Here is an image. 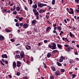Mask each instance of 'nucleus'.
<instances>
[{"label": "nucleus", "instance_id": "4c0bfd02", "mask_svg": "<svg viewBox=\"0 0 79 79\" xmlns=\"http://www.w3.org/2000/svg\"><path fill=\"white\" fill-rule=\"evenodd\" d=\"M43 11V10L42 9H40L39 11V13H42V11Z\"/></svg>", "mask_w": 79, "mask_h": 79}, {"label": "nucleus", "instance_id": "774afa93", "mask_svg": "<svg viewBox=\"0 0 79 79\" xmlns=\"http://www.w3.org/2000/svg\"><path fill=\"white\" fill-rule=\"evenodd\" d=\"M56 31H55V30H54L53 31V33H55Z\"/></svg>", "mask_w": 79, "mask_h": 79}, {"label": "nucleus", "instance_id": "09e8293b", "mask_svg": "<svg viewBox=\"0 0 79 79\" xmlns=\"http://www.w3.org/2000/svg\"><path fill=\"white\" fill-rule=\"evenodd\" d=\"M27 47L29 48V50H30V49H31V46H30L27 45Z\"/></svg>", "mask_w": 79, "mask_h": 79}, {"label": "nucleus", "instance_id": "39448f33", "mask_svg": "<svg viewBox=\"0 0 79 79\" xmlns=\"http://www.w3.org/2000/svg\"><path fill=\"white\" fill-rule=\"evenodd\" d=\"M21 62L19 61H18L17 62V67H20L21 65Z\"/></svg>", "mask_w": 79, "mask_h": 79}, {"label": "nucleus", "instance_id": "f704fd0d", "mask_svg": "<svg viewBox=\"0 0 79 79\" xmlns=\"http://www.w3.org/2000/svg\"><path fill=\"white\" fill-rule=\"evenodd\" d=\"M23 24H24V23H19V25H20L21 27H22V26H23Z\"/></svg>", "mask_w": 79, "mask_h": 79}, {"label": "nucleus", "instance_id": "1a4fd4ad", "mask_svg": "<svg viewBox=\"0 0 79 79\" xmlns=\"http://www.w3.org/2000/svg\"><path fill=\"white\" fill-rule=\"evenodd\" d=\"M55 74H56V76H59L60 72L58 71H56L55 73Z\"/></svg>", "mask_w": 79, "mask_h": 79}, {"label": "nucleus", "instance_id": "5701e85b", "mask_svg": "<svg viewBox=\"0 0 79 79\" xmlns=\"http://www.w3.org/2000/svg\"><path fill=\"white\" fill-rule=\"evenodd\" d=\"M57 29H58L59 31H61L62 28L61 27H57Z\"/></svg>", "mask_w": 79, "mask_h": 79}, {"label": "nucleus", "instance_id": "a878e982", "mask_svg": "<svg viewBox=\"0 0 79 79\" xmlns=\"http://www.w3.org/2000/svg\"><path fill=\"white\" fill-rule=\"evenodd\" d=\"M35 21H36V20H33V21H32V23L33 24L35 23Z\"/></svg>", "mask_w": 79, "mask_h": 79}, {"label": "nucleus", "instance_id": "79ce46f5", "mask_svg": "<svg viewBox=\"0 0 79 79\" xmlns=\"http://www.w3.org/2000/svg\"><path fill=\"white\" fill-rule=\"evenodd\" d=\"M31 61H34V58H33V57H31Z\"/></svg>", "mask_w": 79, "mask_h": 79}, {"label": "nucleus", "instance_id": "a211bd4d", "mask_svg": "<svg viewBox=\"0 0 79 79\" xmlns=\"http://www.w3.org/2000/svg\"><path fill=\"white\" fill-rule=\"evenodd\" d=\"M5 30L6 32H11V31L8 29H7L6 28H5Z\"/></svg>", "mask_w": 79, "mask_h": 79}, {"label": "nucleus", "instance_id": "c85d7f7f", "mask_svg": "<svg viewBox=\"0 0 79 79\" xmlns=\"http://www.w3.org/2000/svg\"><path fill=\"white\" fill-rule=\"evenodd\" d=\"M48 47L50 48H52V46L51 45V44H49L48 45Z\"/></svg>", "mask_w": 79, "mask_h": 79}, {"label": "nucleus", "instance_id": "e433bc0d", "mask_svg": "<svg viewBox=\"0 0 79 79\" xmlns=\"http://www.w3.org/2000/svg\"><path fill=\"white\" fill-rule=\"evenodd\" d=\"M67 51L68 52H69V51H70L71 50V49L70 48V47H69L68 48H67Z\"/></svg>", "mask_w": 79, "mask_h": 79}, {"label": "nucleus", "instance_id": "aec40b11", "mask_svg": "<svg viewBox=\"0 0 79 79\" xmlns=\"http://www.w3.org/2000/svg\"><path fill=\"white\" fill-rule=\"evenodd\" d=\"M55 78V76L53 75H51L50 76V79H53Z\"/></svg>", "mask_w": 79, "mask_h": 79}, {"label": "nucleus", "instance_id": "338daca9", "mask_svg": "<svg viewBox=\"0 0 79 79\" xmlns=\"http://www.w3.org/2000/svg\"><path fill=\"white\" fill-rule=\"evenodd\" d=\"M64 22L65 23H67V22L66 21V19H64Z\"/></svg>", "mask_w": 79, "mask_h": 79}, {"label": "nucleus", "instance_id": "c756f323", "mask_svg": "<svg viewBox=\"0 0 79 79\" xmlns=\"http://www.w3.org/2000/svg\"><path fill=\"white\" fill-rule=\"evenodd\" d=\"M0 63H1L2 65H3V66H5V64H4V63H3V62H2V60H0Z\"/></svg>", "mask_w": 79, "mask_h": 79}, {"label": "nucleus", "instance_id": "4be33fe9", "mask_svg": "<svg viewBox=\"0 0 79 79\" xmlns=\"http://www.w3.org/2000/svg\"><path fill=\"white\" fill-rule=\"evenodd\" d=\"M34 13V15H35V16H38L39 15V12H35Z\"/></svg>", "mask_w": 79, "mask_h": 79}, {"label": "nucleus", "instance_id": "2eb2a0df", "mask_svg": "<svg viewBox=\"0 0 79 79\" xmlns=\"http://www.w3.org/2000/svg\"><path fill=\"white\" fill-rule=\"evenodd\" d=\"M5 39V38L2 36H0V40H4Z\"/></svg>", "mask_w": 79, "mask_h": 79}, {"label": "nucleus", "instance_id": "6ab92c4d", "mask_svg": "<svg viewBox=\"0 0 79 79\" xmlns=\"http://www.w3.org/2000/svg\"><path fill=\"white\" fill-rule=\"evenodd\" d=\"M69 13L71 15H72V14L73 15L74 14V10H71L70 12L69 11Z\"/></svg>", "mask_w": 79, "mask_h": 79}, {"label": "nucleus", "instance_id": "052dcab7", "mask_svg": "<svg viewBox=\"0 0 79 79\" xmlns=\"http://www.w3.org/2000/svg\"><path fill=\"white\" fill-rule=\"evenodd\" d=\"M39 18V15L36 16V19H38Z\"/></svg>", "mask_w": 79, "mask_h": 79}, {"label": "nucleus", "instance_id": "6e6552de", "mask_svg": "<svg viewBox=\"0 0 79 79\" xmlns=\"http://www.w3.org/2000/svg\"><path fill=\"white\" fill-rule=\"evenodd\" d=\"M23 26L24 29H27V27H28L27 26V24H24Z\"/></svg>", "mask_w": 79, "mask_h": 79}, {"label": "nucleus", "instance_id": "72a5a7b5", "mask_svg": "<svg viewBox=\"0 0 79 79\" xmlns=\"http://www.w3.org/2000/svg\"><path fill=\"white\" fill-rule=\"evenodd\" d=\"M72 79H73V78H74V77H75L76 76H75V75L74 74H72Z\"/></svg>", "mask_w": 79, "mask_h": 79}, {"label": "nucleus", "instance_id": "bb28decb", "mask_svg": "<svg viewBox=\"0 0 79 79\" xmlns=\"http://www.w3.org/2000/svg\"><path fill=\"white\" fill-rule=\"evenodd\" d=\"M15 25L17 27H19V23H16L15 24Z\"/></svg>", "mask_w": 79, "mask_h": 79}, {"label": "nucleus", "instance_id": "b1692460", "mask_svg": "<svg viewBox=\"0 0 79 79\" xmlns=\"http://www.w3.org/2000/svg\"><path fill=\"white\" fill-rule=\"evenodd\" d=\"M37 9H33V11L34 13H36L37 12Z\"/></svg>", "mask_w": 79, "mask_h": 79}, {"label": "nucleus", "instance_id": "6e6d98bb", "mask_svg": "<svg viewBox=\"0 0 79 79\" xmlns=\"http://www.w3.org/2000/svg\"><path fill=\"white\" fill-rule=\"evenodd\" d=\"M75 54L76 55H78V52H75Z\"/></svg>", "mask_w": 79, "mask_h": 79}, {"label": "nucleus", "instance_id": "412c9836", "mask_svg": "<svg viewBox=\"0 0 79 79\" xmlns=\"http://www.w3.org/2000/svg\"><path fill=\"white\" fill-rule=\"evenodd\" d=\"M56 52H58V51L57 50H54L52 51V53L54 54V53H56Z\"/></svg>", "mask_w": 79, "mask_h": 79}, {"label": "nucleus", "instance_id": "f8f14e48", "mask_svg": "<svg viewBox=\"0 0 79 79\" xmlns=\"http://www.w3.org/2000/svg\"><path fill=\"white\" fill-rule=\"evenodd\" d=\"M32 7L35 9H36L37 8V4H35L34 5L32 6Z\"/></svg>", "mask_w": 79, "mask_h": 79}, {"label": "nucleus", "instance_id": "603ef678", "mask_svg": "<svg viewBox=\"0 0 79 79\" xmlns=\"http://www.w3.org/2000/svg\"><path fill=\"white\" fill-rule=\"evenodd\" d=\"M44 43H47V42H48V41H47V40H44Z\"/></svg>", "mask_w": 79, "mask_h": 79}, {"label": "nucleus", "instance_id": "680f3d73", "mask_svg": "<svg viewBox=\"0 0 79 79\" xmlns=\"http://www.w3.org/2000/svg\"><path fill=\"white\" fill-rule=\"evenodd\" d=\"M27 63H29V61L28 59L27 60Z\"/></svg>", "mask_w": 79, "mask_h": 79}, {"label": "nucleus", "instance_id": "a19ab883", "mask_svg": "<svg viewBox=\"0 0 79 79\" xmlns=\"http://www.w3.org/2000/svg\"><path fill=\"white\" fill-rule=\"evenodd\" d=\"M50 27H48L47 28V29H46V31L48 32V30H49V29H50Z\"/></svg>", "mask_w": 79, "mask_h": 79}, {"label": "nucleus", "instance_id": "0eeeda50", "mask_svg": "<svg viewBox=\"0 0 79 79\" xmlns=\"http://www.w3.org/2000/svg\"><path fill=\"white\" fill-rule=\"evenodd\" d=\"M2 57L3 58H8V56L6 54H5L4 55H2Z\"/></svg>", "mask_w": 79, "mask_h": 79}, {"label": "nucleus", "instance_id": "f3484780", "mask_svg": "<svg viewBox=\"0 0 79 79\" xmlns=\"http://www.w3.org/2000/svg\"><path fill=\"white\" fill-rule=\"evenodd\" d=\"M13 9L12 8H11L10 9L11 11H15V9H16V6H13Z\"/></svg>", "mask_w": 79, "mask_h": 79}, {"label": "nucleus", "instance_id": "473e14b6", "mask_svg": "<svg viewBox=\"0 0 79 79\" xmlns=\"http://www.w3.org/2000/svg\"><path fill=\"white\" fill-rule=\"evenodd\" d=\"M69 34H70V37H73V34H72L71 32H69Z\"/></svg>", "mask_w": 79, "mask_h": 79}, {"label": "nucleus", "instance_id": "9d476101", "mask_svg": "<svg viewBox=\"0 0 79 79\" xmlns=\"http://www.w3.org/2000/svg\"><path fill=\"white\" fill-rule=\"evenodd\" d=\"M57 47H58L59 48H60V49H61V48H62V45L59 44H57Z\"/></svg>", "mask_w": 79, "mask_h": 79}, {"label": "nucleus", "instance_id": "e2e57ef3", "mask_svg": "<svg viewBox=\"0 0 79 79\" xmlns=\"http://www.w3.org/2000/svg\"><path fill=\"white\" fill-rule=\"evenodd\" d=\"M2 62H3L4 63V62H5V61L4 60H3V59H2Z\"/></svg>", "mask_w": 79, "mask_h": 79}, {"label": "nucleus", "instance_id": "13d9d810", "mask_svg": "<svg viewBox=\"0 0 79 79\" xmlns=\"http://www.w3.org/2000/svg\"><path fill=\"white\" fill-rule=\"evenodd\" d=\"M46 17L48 19L49 18V16H48V15H46Z\"/></svg>", "mask_w": 79, "mask_h": 79}, {"label": "nucleus", "instance_id": "69168bd1", "mask_svg": "<svg viewBox=\"0 0 79 79\" xmlns=\"http://www.w3.org/2000/svg\"><path fill=\"white\" fill-rule=\"evenodd\" d=\"M8 13H11V11H10V10H9L7 11Z\"/></svg>", "mask_w": 79, "mask_h": 79}, {"label": "nucleus", "instance_id": "58836bf2", "mask_svg": "<svg viewBox=\"0 0 79 79\" xmlns=\"http://www.w3.org/2000/svg\"><path fill=\"white\" fill-rule=\"evenodd\" d=\"M16 56L17 58H20V56H19V55H16Z\"/></svg>", "mask_w": 79, "mask_h": 79}, {"label": "nucleus", "instance_id": "864d4df0", "mask_svg": "<svg viewBox=\"0 0 79 79\" xmlns=\"http://www.w3.org/2000/svg\"><path fill=\"white\" fill-rule=\"evenodd\" d=\"M23 79H28L27 77H23Z\"/></svg>", "mask_w": 79, "mask_h": 79}, {"label": "nucleus", "instance_id": "37998d69", "mask_svg": "<svg viewBox=\"0 0 79 79\" xmlns=\"http://www.w3.org/2000/svg\"><path fill=\"white\" fill-rule=\"evenodd\" d=\"M5 64H8V61H7V60H5Z\"/></svg>", "mask_w": 79, "mask_h": 79}, {"label": "nucleus", "instance_id": "2f4dec72", "mask_svg": "<svg viewBox=\"0 0 79 79\" xmlns=\"http://www.w3.org/2000/svg\"><path fill=\"white\" fill-rule=\"evenodd\" d=\"M23 19V17H21L19 19V20L20 21H21Z\"/></svg>", "mask_w": 79, "mask_h": 79}, {"label": "nucleus", "instance_id": "7ed1b4c3", "mask_svg": "<svg viewBox=\"0 0 79 79\" xmlns=\"http://www.w3.org/2000/svg\"><path fill=\"white\" fill-rule=\"evenodd\" d=\"M21 58H23L25 56L24 53L23 52H21L20 53Z\"/></svg>", "mask_w": 79, "mask_h": 79}, {"label": "nucleus", "instance_id": "c9c22d12", "mask_svg": "<svg viewBox=\"0 0 79 79\" xmlns=\"http://www.w3.org/2000/svg\"><path fill=\"white\" fill-rule=\"evenodd\" d=\"M75 3H78L79 2V0H75Z\"/></svg>", "mask_w": 79, "mask_h": 79}, {"label": "nucleus", "instance_id": "dca6fc26", "mask_svg": "<svg viewBox=\"0 0 79 79\" xmlns=\"http://www.w3.org/2000/svg\"><path fill=\"white\" fill-rule=\"evenodd\" d=\"M16 10L18 11H19V10H20V7L19 6L16 7Z\"/></svg>", "mask_w": 79, "mask_h": 79}, {"label": "nucleus", "instance_id": "de8ad7c7", "mask_svg": "<svg viewBox=\"0 0 79 79\" xmlns=\"http://www.w3.org/2000/svg\"><path fill=\"white\" fill-rule=\"evenodd\" d=\"M13 14H14V15H16V14H17V12H15V11H14L13 13Z\"/></svg>", "mask_w": 79, "mask_h": 79}, {"label": "nucleus", "instance_id": "bf43d9fd", "mask_svg": "<svg viewBox=\"0 0 79 79\" xmlns=\"http://www.w3.org/2000/svg\"><path fill=\"white\" fill-rule=\"evenodd\" d=\"M56 23H55V24H53V27H55V26H56Z\"/></svg>", "mask_w": 79, "mask_h": 79}, {"label": "nucleus", "instance_id": "a18cd8bd", "mask_svg": "<svg viewBox=\"0 0 79 79\" xmlns=\"http://www.w3.org/2000/svg\"><path fill=\"white\" fill-rule=\"evenodd\" d=\"M14 5V3L13 2L12 3H11V4H10V6H13V5Z\"/></svg>", "mask_w": 79, "mask_h": 79}, {"label": "nucleus", "instance_id": "cd10ccee", "mask_svg": "<svg viewBox=\"0 0 79 79\" xmlns=\"http://www.w3.org/2000/svg\"><path fill=\"white\" fill-rule=\"evenodd\" d=\"M69 63L71 64H72L73 63V60H70L69 61Z\"/></svg>", "mask_w": 79, "mask_h": 79}, {"label": "nucleus", "instance_id": "ea45409f", "mask_svg": "<svg viewBox=\"0 0 79 79\" xmlns=\"http://www.w3.org/2000/svg\"><path fill=\"white\" fill-rule=\"evenodd\" d=\"M15 40L14 39H10V41H11V42H15Z\"/></svg>", "mask_w": 79, "mask_h": 79}, {"label": "nucleus", "instance_id": "c03bdc74", "mask_svg": "<svg viewBox=\"0 0 79 79\" xmlns=\"http://www.w3.org/2000/svg\"><path fill=\"white\" fill-rule=\"evenodd\" d=\"M29 1H30V5H31V4H32V3H33L32 1V0H29Z\"/></svg>", "mask_w": 79, "mask_h": 79}, {"label": "nucleus", "instance_id": "3c124183", "mask_svg": "<svg viewBox=\"0 0 79 79\" xmlns=\"http://www.w3.org/2000/svg\"><path fill=\"white\" fill-rule=\"evenodd\" d=\"M17 75L18 76H19V75H20V73L19 72H17Z\"/></svg>", "mask_w": 79, "mask_h": 79}, {"label": "nucleus", "instance_id": "9b49d317", "mask_svg": "<svg viewBox=\"0 0 79 79\" xmlns=\"http://www.w3.org/2000/svg\"><path fill=\"white\" fill-rule=\"evenodd\" d=\"M51 52H48L47 55V58H50L51 56Z\"/></svg>", "mask_w": 79, "mask_h": 79}, {"label": "nucleus", "instance_id": "393cba45", "mask_svg": "<svg viewBox=\"0 0 79 79\" xmlns=\"http://www.w3.org/2000/svg\"><path fill=\"white\" fill-rule=\"evenodd\" d=\"M55 0H52V5H55Z\"/></svg>", "mask_w": 79, "mask_h": 79}, {"label": "nucleus", "instance_id": "5fc2aeb1", "mask_svg": "<svg viewBox=\"0 0 79 79\" xmlns=\"http://www.w3.org/2000/svg\"><path fill=\"white\" fill-rule=\"evenodd\" d=\"M27 47H27V45L26 46H25V48H26V49L27 50H29V48H27Z\"/></svg>", "mask_w": 79, "mask_h": 79}, {"label": "nucleus", "instance_id": "f257e3e1", "mask_svg": "<svg viewBox=\"0 0 79 79\" xmlns=\"http://www.w3.org/2000/svg\"><path fill=\"white\" fill-rule=\"evenodd\" d=\"M37 4L39 8H42L43 6H47V4H42L39 2H38Z\"/></svg>", "mask_w": 79, "mask_h": 79}, {"label": "nucleus", "instance_id": "8fccbe9b", "mask_svg": "<svg viewBox=\"0 0 79 79\" xmlns=\"http://www.w3.org/2000/svg\"><path fill=\"white\" fill-rule=\"evenodd\" d=\"M3 12H8V11H7V10H6V9H5H5L3 10Z\"/></svg>", "mask_w": 79, "mask_h": 79}, {"label": "nucleus", "instance_id": "7c9ffc66", "mask_svg": "<svg viewBox=\"0 0 79 79\" xmlns=\"http://www.w3.org/2000/svg\"><path fill=\"white\" fill-rule=\"evenodd\" d=\"M64 71H65L63 69H60V71L62 73H64Z\"/></svg>", "mask_w": 79, "mask_h": 79}, {"label": "nucleus", "instance_id": "423d86ee", "mask_svg": "<svg viewBox=\"0 0 79 79\" xmlns=\"http://www.w3.org/2000/svg\"><path fill=\"white\" fill-rule=\"evenodd\" d=\"M64 59L63 57V56H60V59L59 60V61L60 62H62Z\"/></svg>", "mask_w": 79, "mask_h": 79}, {"label": "nucleus", "instance_id": "20e7f679", "mask_svg": "<svg viewBox=\"0 0 79 79\" xmlns=\"http://www.w3.org/2000/svg\"><path fill=\"white\" fill-rule=\"evenodd\" d=\"M12 66L13 69H15V68H16V62L14 61L13 63Z\"/></svg>", "mask_w": 79, "mask_h": 79}, {"label": "nucleus", "instance_id": "4d7b16f0", "mask_svg": "<svg viewBox=\"0 0 79 79\" xmlns=\"http://www.w3.org/2000/svg\"><path fill=\"white\" fill-rule=\"evenodd\" d=\"M14 21L15 22H16V23H17V22H18V20H17V19H14Z\"/></svg>", "mask_w": 79, "mask_h": 79}, {"label": "nucleus", "instance_id": "0e129e2a", "mask_svg": "<svg viewBox=\"0 0 79 79\" xmlns=\"http://www.w3.org/2000/svg\"><path fill=\"white\" fill-rule=\"evenodd\" d=\"M9 76L10 77V78H11L12 77V76L10 75H9Z\"/></svg>", "mask_w": 79, "mask_h": 79}, {"label": "nucleus", "instance_id": "49530a36", "mask_svg": "<svg viewBox=\"0 0 79 79\" xmlns=\"http://www.w3.org/2000/svg\"><path fill=\"white\" fill-rule=\"evenodd\" d=\"M64 47H65L67 48V47H69V45H68V44H65L64 45Z\"/></svg>", "mask_w": 79, "mask_h": 79}, {"label": "nucleus", "instance_id": "f03ea898", "mask_svg": "<svg viewBox=\"0 0 79 79\" xmlns=\"http://www.w3.org/2000/svg\"><path fill=\"white\" fill-rule=\"evenodd\" d=\"M52 48L51 49L52 50H54L55 49H56V45L55 43H53L52 44Z\"/></svg>", "mask_w": 79, "mask_h": 79}, {"label": "nucleus", "instance_id": "4468645a", "mask_svg": "<svg viewBox=\"0 0 79 79\" xmlns=\"http://www.w3.org/2000/svg\"><path fill=\"white\" fill-rule=\"evenodd\" d=\"M51 69L52 71H56V69H55V67H54V66H52L51 67Z\"/></svg>", "mask_w": 79, "mask_h": 79}, {"label": "nucleus", "instance_id": "ddd939ff", "mask_svg": "<svg viewBox=\"0 0 79 79\" xmlns=\"http://www.w3.org/2000/svg\"><path fill=\"white\" fill-rule=\"evenodd\" d=\"M56 64L59 66H62V64L58 61L56 62Z\"/></svg>", "mask_w": 79, "mask_h": 79}]
</instances>
